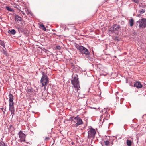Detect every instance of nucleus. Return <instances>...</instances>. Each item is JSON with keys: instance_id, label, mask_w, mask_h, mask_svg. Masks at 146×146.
Listing matches in <instances>:
<instances>
[{"instance_id": "nucleus-18", "label": "nucleus", "mask_w": 146, "mask_h": 146, "mask_svg": "<svg viewBox=\"0 0 146 146\" xmlns=\"http://www.w3.org/2000/svg\"><path fill=\"white\" fill-rule=\"evenodd\" d=\"M39 27L40 28L42 29L44 31H46V30L44 26L43 25H40L39 26Z\"/></svg>"}, {"instance_id": "nucleus-10", "label": "nucleus", "mask_w": 146, "mask_h": 146, "mask_svg": "<svg viewBox=\"0 0 146 146\" xmlns=\"http://www.w3.org/2000/svg\"><path fill=\"white\" fill-rule=\"evenodd\" d=\"M120 28V27L119 25H113L112 27H111L110 29V30L111 31H118Z\"/></svg>"}, {"instance_id": "nucleus-27", "label": "nucleus", "mask_w": 146, "mask_h": 146, "mask_svg": "<svg viewBox=\"0 0 146 146\" xmlns=\"http://www.w3.org/2000/svg\"><path fill=\"white\" fill-rule=\"evenodd\" d=\"M49 139H50L49 137H46L45 139V140H48Z\"/></svg>"}, {"instance_id": "nucleus-14", "label": "nucleus", "mask_w": 146, "mask_h": 146, "mask_svg": "<svg viewBox=\"0 0 146 146\" xmlns=\"http://www.w3.org/2000/svg\"><path fill=\"white\" fill-rule=\"evenodd\" d=\"M21 18L18 16V15H16L15 16V21L17 23V22H19V21H21Z\"/></svg>"}, {"instance_id": "nucleus-29", "label": "nucleus", "mask_w": 146, "mask_h": 146, "mask_svg": "<svg viewBox=\"0 0 146 146\" xmlns=\"http://www.w3.org/2000/svg\"><path fill=\"white\" fill-rule=\"evenodd\" d=\"M21 13H22L23 14V15H25V13H24V12H23V11H22Z\"/></svg>"}, {"instance_id": "nucleus-8", "label": "nucleus", "mask_w": 146, "mask_h": 146, "mask_svg": "<svg viewBox=\"0 0 146 146\" xmlns=\"http://www.w3.org/2000/svg\"><path fill=\"white\" fill-rule=\"evenodd\" d=\"M77 119V116L76 117L73 116L70 118V120L71 121L72 124L75 125V124H76L77 120L78 119Z\"/></svg>"}, {"instance_id": "nucleus-4", "label": "nucleus", "mask_w": 146, "mask_h": 146, "mask_svg": "<svg viewBox=\"0 0 146 146\" xmlns=\"http://www.w3.org/2000/svg\"><path fill=\"white\" fill-rule=\"evenodd\" d=\"M137 23L139 24V28H145L146 27V19H140L137 21Z\"/></svg>"}, {"instance_id": "nucleus-20", "label": "nucleus", "mask_w": 146, "mask_h": 146, "mask_svg": "<svg viewBox=\"0 0 146 146\" xmlns=\"http://www.w3.org/2000/svg\"><path fill=\"white\" fill-rule=\"evenodd\" d=\"M6 8L7 10L9 11H13V10L12 8H10L6 6Z\"/></svg>"}, {"instance_id": "nucleus-12", "label": "nucleus", "mask_w": 146, "mask_h": 146, "mask_svg": "<svg viewBox=\"0 0 146 146\" xmlns=\"http://www.w3.org/2000/svg\"><path fill=\"white\" fill-rule=\"evenodd\" d=\"M9 104H14L13 102V99L12 95L11 94H9Z\"/></svg>"}, {"instance_id": "nucleus-1", "label": "nucleus", "mask_w": 146, "mask_h": 146, "mask_svg": "<svg viewBox=\"0 0 146 146\" xmlns=\"http://www.w3.org/2000/svg\"><path fill=\"white\" fill-rule=\"evenodd\" d=\"M78 79V76H74L73 77V79L71 80L72 84L75 88H77V90H79V88H80Z\"/></svg>"}, {"instance_id": "nucleus-13", "label": "nucleus", "mask_w": 146, "mask_h": 146, "mask_svg": "<svg viewBox=\"0 0 146 146\" xmlns=\"http://www.w3.org/2000/svg\"><path fill=\"white\" fill-rule=\"evenodd\" d=\"M145 8H146V6H144V8H142V7L140 6L139 7V12L141 14H143L145 12V10L144 9Z\"/></svg>"}, {"instance_id": "nucleus-22", "label": "nucleus", "mask_w": 146, "mask_h": 146, "mask_svg": "<svg viewBox=\"0 0 146 146\" xmlns=\"http://www.w3.org/2000/svg\"><path fill=\"white\" fill-rule=\"evenodd\" d=\"M0 146H5V144L3 142H0Z\"/></svg>"}, {"instance_id": "nucleus-3", "label": "nucleus", "mask_w": 146, "mask_h": 146, "mask_svg": "<svg viewBox=\"0 0 146 146\" xmlns=\"http://www.w3.org/2000/svg\"><path fill=\"white\" fill-rule=\"evenodd\" d=\"M78 49L80 52L82 54H84L86 55H88L90 54L88 50L83 46H79Z\"/></svg>"}, {"instance_id": "nucleus-9", "label": "nucleus", "mask_w": 146, "mask_h": 146, "mask_svg": "<svg viewBox=\"0 0 146 146\" xmlns=\"http://www.w3.org/2000/svg\"><path fill=\"white\" fill-rule=\"evenodd\" d=\"M77 119H78L77 120L76 124H75V126L76 127L81 125L83 123V121L82 119L78 115H77Z\"/></svg>"}, {"instance_id": "nucleus-23", "label": "nucleus", "mask_w": 146, "mask_h": 146, "mask_svg": "<svg viewBox=\"0 0 146 146\" xmlns=\"http://www.w3.org/2000/svg\"><path fill=\"white\" fill-rule=\"evenodd\" d=\"M3 53L6 55H7V52L5 50H3Z\"/></svg>"}, {"instance_id": "nucleus-21", "label": "nucleus", "mask_w": 146, "mask_h": 146, "mask_svg": "<svg viewBox=\"0 0 146 146\" xmlns=\"http://www.w3.org/2000/svg\"><path fill=\"white\" fill-rule=\"evenodd\" d=\"M0 44L4 48H5V45L4 42L1 40H0Z\"/></svg>"}, {"instance_id": "nucleus-5", "label": "nucleus", "mask_w": 146, "mask_h": 146, "mask_svg": "<svg viewBox=\"0 0 146 146\" xmlns=\"http://www.w3.org/2000/svg\"><path fill=\"white\" fill-rule=\"evenodd\" d=\"M88 138L90 139L91 138H94L95 135L96 133V132L95 129L91 128L89 129L88 131Z\"/></svg>"}, {"instance_id": "nucleus-25", "label": "nucleus", "mask_w": 146, "mask_h": 146, "mask_svg": "<svg viewBox=\"0 0 146 146\" xmlns=\"http://www.w3.org/2000/svg\"><path fill=\"white\" fill-rule=\"evenodd\" d=\"M56 49L60 50V47L59 46H57L56 48Z\"/></svg>"}, {"instance_id": "nucleus-30", "label": "nucleus", "mask_w": 146, "mask_h": 146, "mask_svg": "<svg viewBox=\"0 0 146 146\" xmlns=\"http://www.w3.org/2000/svg\"><path fill=\"white\" fill-rule=\"evenodd\" d=\"M1 109L3 111V113L4 114V113H5V112L3 111V108H1Z\"/></svg>"}, {"instance_id": "nucleus-17", "label": "nucleus", "mask_w": 146, "mask_h": 146, "mask_svg": "<svg viewBox=\"0 0 146 146\" xmlns=\"http://www.w3.org/2000/svg\"><path fill=\"white\" fill-rule=\"evenodd\" d=\"M132 142L131 140L127 139V144L128 146H131L132 145Z\"/></svg>"}, {"instance_id": "nucleus-7", "label": "nucleus", "mask_w": 146, "mask_h": 146, "mask_svg": "<svg viewBox=\"0 0 146 146\" xmlns=\"http://www.w3.org/2000/svg\"><path fill=\"white\" fill-rule=\"evenodd\" d=\"M9 110L11 111L12 117L14 115L15 108L14 104H9Z\"/></svg>"}, {"instance_id": "nucleus-19", "label": "nucleus", "mask_w": 146, "mask_h": 146, "mask_svg": "<svg viewBox=\"0 0 146 146\" xmlns=\"http://www.w3.org/2000/svg\"><path fill=\"white\" fill-rule=\"evenodd\" d=\"M104 143L106 146H110V143L107 140L104 141Z\"/></svg>"}, {"instance_id": "nucleus-15", "label": "nucleus", "mask_w": 146, "mask_h": 146, "mask_svg": "<svg viewBox=\"0 0 146 146\" xmlns=\"http://www.w3.org/2000/svg\"><path fill=\"white\" fill-rule=\"evenodd\" d=\"M8 33L12 35H14L16 33V32L14 29H11V30H8Z\"/></svg>"}, {"instance_id": "nucleus-16", "label": "nucleus", "mask_w": 146, "mask_h": 146, "mask_svg": "<svg viewBox=\"0 0 146 146\" xmlns=\"http://www.w3.org/2000/svg\"><path fill=\"white\" fill-rule=\"evenodd\" d=\"M129 23L131 26L132 27L134 25V20L132 19H131L129 20Z\"/></svg>"}, {"instance_id": "nucleus-6", "label": "nucleus", "mask_w": 146, "mask_h": 146, "mask_svg": "<svg viewBox=\"0 0 146 146\" xmlns=\"http://www.w3.org/2000/svg\"><path fill=\"white\" fill-rule=\"evenodd\" d=\"M19 137L20 138V142H25L26 135L22 131H20L18 133Z\"/></svg>"}, {"instance_id": "nucleus-2", "label": "nucleus", "mask_w": 146, "mask_h": 146, "mask_svg": "<svg viewBox=\"0 0 146 146\" xmlns=\"http://www.w3.org/2000/svg\"><path fill=\"white\" fill-rule=\"evenodd\" d=\"M42 74L43 76L41 78L40 82L43 86H44L49 82L48 78L46 74H44V73L42 72Z\"/></svg>"}, {"instance_id": "nucleus-28", "label": "nucleus", "mask_w": 146, "mask_h": 146, "mask_svg": "<svg viewBox=\"0 0 146 146\" xmlns=\"http://www.w3.org/2000/svg\"><path fill=\"white\" fill-rule=\"evenodd\" d=\"M27 144H29L30 145H31V142H27Z\"/></svg>"}, {"instance_id": "nucleus-26", "label": "nucleus", "mask_w": 146, "mask_h": 146, "mask_svg": "<svg viewBox=\"0 0 146 146\" xmlns=\"http://www.w3.org/2000/svg\"><path fill=\"white\" fill-rule=\"evenodd\" d=\"M31 91V90L30 89H27L26 90V91L27 92H30Z\"/></svg>"}, {"instance_id": "nucleus-24", "label": "nucleus", "mask_w": 146, "mask_h": 146, "mask_svg": "<svg viewBox=\"0 0 146 146\" xmlns=\"http://www.w3.org/2000/svg\"><path fill=\"white\" fill-rule=\"evenodd\" d=\"M134 2H135L136 3H138L139 2V0H132Z\"/></svg>"}, {"instance_id": "nucleus-31", "label": "nucleus", "mask_w": 146, "mask_h": 146, "mask_svg": "<svg viewBox=\"0 0 146 146\" xmlns=\"http://www.w3.org/2000/svg\"><path fill=\"white\" fill-rule=\"evenodd\" d=\"M72 144L73 145V142H72Z\"/></svg>"}, {"instance_id": "nucleus-11", "label": "nucleus", "mask_w": 146, "mask_h": 146, "mask_svg": "<svg viewBox=\"0 0 146 146\" xmlns=\"http://www.w3.org/2000/svg\"><path fill=\"white\" fill-rule=\"evenodd\" d=\"M134 86L138 88H141L143 86L139 82H137L134 84Z\"/></svg>"}]
</instances>
